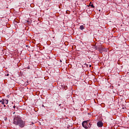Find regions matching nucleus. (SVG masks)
Instances as JSON below:
<instances>
[{"label":"nucleus","instance_id":"obj_1","mask_svg":"<svg viewBox=\"0 0 129 129\" xmlns=\"http://www.w3.org/2000/svg\"><path fill=\"white\" fill-rule=\"evenodd\" d=\"M13 123L15 125H19L20 127H24L26 125L25 121H23L20 116H16L14 118Z\"/></svg>","mask_w":129,"mask_h":129},{"label":"nucleus","instance_id":"obj_2","mask_svg":"<svg viewBox=\"0 0 129 129\" xmlns=\"http://www.w3.org/2000/svg\"><path fill=\"white\" fill-rule=\"evenodd\" d=\"M90 121V120H87L83 121L82 124L84 128L87 129L88 127H91V124L90 123L88 124V122Z\"/></svg>","mask_w":129,"mask_h":129},{"label":"nucleus","instance_id":"obj_3","mask_svg":"<svg viewBox=\"0 0 129 129\" xmlns=\"http://www.w3.org/2000/svg\"><path fill=\"white\" fill-rule=\"evenodd\" d=\"M97 125L98 127H102L103 126V123L101 121H99L97 122Z\"/></svg>","mask_w":129,"mask_h":129},{"label":"nucleus","instance_id":"obj_4","mask_svg":"<svg viewBox=\"0 0 129 129\" xmlns=\"http://www.w3.org/2000/svg\"><path fill=\"white\" fill-rule=\"evenodd\" d=\"M8 104L9 103V100L8 99H3V103L2 104Z\"/></svg>","mask_w":129,"mask_h":129},{"label":"nucleus","instance_id":"obj_5","mask_svg":"<svg viewBox=\"0 0 129 129\" xmlns=\"http://www.w3.org/2000/svg\"><path fill=\"white\" fill-rule=\"evenodd\" d=\"M80 30H84V25H81V26H80Z\"/></svg>","mask_w":129,"mask_h":129},{"label":"nucleus","instance_id":"obj_6","mask_svg":"<svg viewBox=\"0 0 129 129\" xmlns=\"http://www.w3.org/2000/svg\"><path fill=\"white\" fill-rule=\"evenodd\" d=\"M96 50H97V49H98L99 50H100V51H102V48H99V47H98L97 46L96 47Z\"/></svg>","mask_w":129,"mask_h":129},{"label":"nucleus","instance_id":"obj_7","mask_svg":"<svg viewBox=\"0 0 129 129\" xmlns=\"http://www.w3.org/2000/svg\"><path fill=\"white\" fill-rule=\"evenodd\" d=\"M92 3H90L89 6H91V8H95V7H94V5H93V4H91Z\"/></svg>","mask_w":129,"mask_h":129},{"label":"nucleus","instance_id":"obj_8","mask_svg":"<svg viewBox=\"0 0 129 129\" xmlns=\"http://www.w3.org/2000/svg\"><path fill=\"white\" fill-rule=\"evenodd\" d=\"M62 88H63L64 89H66V88H67V86H63Z\"/></svg>","mask_w":129,"mask_h":129},{"label":"nucleus","instance_id":"obj_9","mask_svg":"<svg viewBox=\"0 0 129 129\" xmlns=\"http://www.w3.org/2000/svg\"><path fill=\"white\" fill-rule=\"evenodd\" d=\"M0 102H1L2 103V104H3V100H0Z\"/></svg>","mask_w":129,"mask_h":129},{"label":"nucleus","instance_id":"obj_10","mask_svg":"<svg viewBox=\"0 0 129 129\" xmlns=\"http://www.w3.org/2000/svg\"><path fill=\"white\" fill-rule=\"evenodd\" d=\"M14 109L15 110H18V108H15Z\"/></svg>","mask_w":129,"mask_h":129},{"label":"nucleus","instance_id":"obj_11","mask_svg":"<svg viewBox=\"0 0 129 129\" xmlns=\"http://www.w3.org/2000/svg\"><path fill=\"white\" fill-rule=\"evenodd\" d=\"M13 108L15 109V108H16V106L14 105V106H13Z\"/></svg>","mask_w":129,"mask_h":129},{"label":"nucleus","instance_id":"obj_12","mask_svg":"<svg viewBox=\"0 0 129 129\" xmlns=\"http://www.w3.org/2000/svg\"><path fill=\"white\" fill-rule=\"evenodd\" d=\"M30 69V67H28L27 69Z\"/></svg>","mask_w":129,"mask_h":129},{"label":"nucleus","instance_id":"obj_13","mask_svg":"<svg viewBox=\"0 0 129 129\" xmlns=\"http://www.w3.org/2000/svg\"><path fill=\"white\" fill-rule=\"evenodd\" d=\"M90 67H91V65H90Z\"/></svg>","mask_w":129,"mask_h":129},{"label":"nucleus","instance_id":"obj_14","mask_svg":"<svg viewBox=\"0 0 129 129\" xmlns=\"http://www.w3.org/2000/svg\"><path fill=\"white\" fill-rule=\"evenodd\" d=\"M7 76H9V74H8Z\"/></svg>","mask_w":129,"mask_h":129},{"label":"nucleus","instance_id":"obj_15","mask_svg":"<svg viewBox=\"0 0 129 129\" xmlns=\"http://www.w3.org/2000/svg\"><path fill=\"white\" fill-rule=\"evenodd\" d=\"M42 106H44V105H42Z\"/></svg>","mask_w":129,"mask_h":129}]
</instances>
